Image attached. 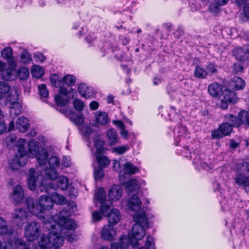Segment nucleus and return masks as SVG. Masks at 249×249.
<instances>
[{
	"label": "nucleus",
	"mask_w": 249,
	"mask_h": 249,
	"mask_svg": "<svg viewBox=\"0 0 249 249\" xmlns=\"http://www.w3.org/2000/svg\"><path fill=\"white\" fill-rule=\"evenodd\" d=\"M144 208H142L140 212L133 216V220L136 222L128 233V237L122 235L119 238V243H113L111 245V249H123L126 245L124 241L127 242V244L131 245L133 248L139 246L138 241L142 240L145 235V228L148 227L149 223L146 217Z\"/></svg>",
	"instance_id": "obj_1"
},
{
	"label": "nucleus",
	"mask_w": 249,
	"mask_h": 249,
	"mask_svg": "<svg viewBox=\"0 0 249 249\" xmlns=\"http://www.w3.org/2000/svg\"><path fill=\"white\" fill-rule=\"evenodd\" d=\"M25 202L29 212L38 217L45 225H47L48 221L53 217L45 216L44 213L45 211L50 210L53 205L51 197L42 195L40 196L38 203L31 197H27Z\"/></svg>",
	"instance_id": "obj_2"
},
{
	"label": "nucleus",
	"mask_w": 249,
	"mask_h": 249,
	"mask_svg": "<svg viewBox=\"0 0 249 249\" xmlns=\"http://www.w3.org/2000/svg\"><path fill=\"white\" fill-rule=\"evenodd\" d=\"M94 146L96 147L95 155L97 167L103 169L107 168L110 161L107 157L103 154L105 152L104 141L100 140L94 141Z\"/></svg>",
	"instance_id": "obj_3"
},
{
	"label": "nucleus",
	"mask_w": 249,
	"mask_h": 249,
	"mask_svg": "<svg viewBox=\"0 0 249 249\" xmlns=\"http://www.w3.org/2000/svg\"><path fill=\"white\" fill-rule=\"evenodd\" d=\"M54 218L55 216L52 217L48 221V224H50V227L55 228V230H57L59 231L65 233L64 231L65 230L74 231L77 227L76 222L72 219L67 218L56 221Z\"/></svg>",
	"instance_id": "obj_4"
},
{
	"label": "nucleus",
	"mask_w": 249,
	"mask_h": 249,
	"mask_svg": "<svg viewBox=\"0 0 249 249\" xmlns=\"http://www.w3.org/2000/svg\"><path fill=\"white\" fill-rule=\"evenodd\" d=\"M106 216L108 218V224L113 227L120 220L121 215L120 212L117 209H112L109 211V209L106 211V213H103L100 211H94V221H100L103 218V216Z\"/></svg>",
	"instance_id": "obj_5"
},
{
	"label": "nucleus",
	"mask_w": 249,
	"mask_h": 249,
	"mask_svg": "<svg viewBox=\"0 0 249 249\" xmlns=\"http://www.w3.org/2000/svg\"><path fill=\"white\" fill-rule=\"evenodd\" d=\"M40 233V225L35 221L29 222L25 227L24 236L29 241H35L38 238Z\"/></svg>",
	"instance_id": "obj_6"
},
{
	"label": "nucleus",
	"mask_w": 249,
	"mask_h": 249,
	"mask_svg": "<svg viewBox=\"0 0 249 249\" xmlns=\"http://www.w3.org/2000/svg\"><path fill=\"white\" fill-rule=\"evenodd\" d=\"M233 127L228 123H222L218 127L212 131V139H220L223 136H229L232 131Z\"/></svg>",
	"instance_id": "obj_7"
},
{
	"label": "nucleus",
	"mask_w": 249,
	"mask_h": 249,
	"mask_svg": "<svg viewBox=\"0 0 249 249\" xmlns=\"http://www.w3.org/2000/svg\"><path fill=\"white\" fill-rule=\"evenodd\" d=\"M14 118L10 121L8 127V131H11L15 128L20 132H25L29 128L28 120L25 117H19L16 121V125L14 121Z\"/></svg>",
	"instance_id": "obj_8"
},
{
	"label": "nucleus",
	"mask_w": 249,
	"mask_h": 249,
	"mask_svg": "<svg viewBox=\"0 0 249 249\" xmlns=\"http://www.w3.org/2000/svg\"><path fill=\"white\" fill-rule=\"evenodd\" d=\"M46 228L50 231L49 235L51 236L52 246L60 248L64 242V238L61 235L62 232L55 230V228L50 226V224L46 225Z\"/></svg>",
	"instance_id": "obj_9"
},
{
	"label": "nucleus",
	"mask_w": 249,
	"mask_h": 249,
	"mask_svg": "<svg viewBox=\"0 0 249 249\" xmlns=\"http://www.w3.org/2000/svg\"><path fill=\"white\" fill-rule=\"evenodd\" d=\"M96 196L98 200L101 203L100 210L103 213H106V211L109 209L111 202L106 200V193L103 188H99L96 193Z\"/></svg>",
	"instance_id": "obj_10"
},
{
	"label": "nucleus",
	"mask_w": 249,
	"mask_h": 249,
	"mask_svg": "<svg viewBox=\"0 0 249 249\" xmlns=\"http://www.w3.org/2000/svg\"><path fill=\"white\" fill-rule=\"evenodd\" d=\"M25 140L24 139H20L18 142V152L19 155H18V161L20 166H24L27 161V152L25 150L24 145Z\"/></svg>",
	"instance_id": "obj_11"
},
{
	"label": "nucleus",
	"mask_w": 249,
	"mask_h": 249,
	"mask_svg": "<svg viewBox=\"0 0 249 249\" xmlns=\"http://www.w3.org/2000/svg\"><path fill=\"white\" fill-rule=\"evenodd\" d=\"M233 170L237 172L249 174V159L238 160L233 163Z\"/></svg>",
	"instance_id": "obj_12"
},
{
	"label": "nucleus",
	"mask_w": 249,
	"mask_h": 249,
	"mask_svg": "<svg viewBox=\"0 0 249 249\" xmlns=\"http://www.w3.org/2000/svg\"><path fill=\"white\" fill-rule=\"evenodd\" d=\"M13 220L18 227H22L28 220V214L23 209L16 210Z\"/></svg>",
	"instance_id": "obj_13"
},
{
	"label": "nucleus",
	"mask_w": 249,
	"mask_h": 249,
	"mask_svg": "<svg viewBox=\"0 0 249 249\" xmlns=\"http://www.w3.org/2000/svg\"><path fill=\"white\" fill-rule=\"evenodd\" d=\"M29 175L27 178L29 189L31 191H34L36 189L39 178H40L42 179V177L38 175L36 177L35 170L34 168H30L29 170Z\"/></svg>",
	"instance_id": "obj_14"
},
{
	"label": "nucleus",
	"mask_w": 249,
	"mask_h": 249,
	"mask_svg": "<svg viewBox=\"0 0 249 249\" xmlns=\"http://www.w3.org/2000/svg\"><path fill=\"white\" fill-rule=\"evenodd\" d=\"M233 55L240 62L245 61L249 58V51L241 47H235L232 50Z\"/></svg>",
	"instance_id": "obj_15"
},
{
	"label": "nucleus",
	"mask_w": 249,
	"mask_h": 249,
	"mask_svg": "<svg viewBox=\"0 0 249 249\" xmlns=\"http://www.w3.org/2000/svg\"><path fill=\"white\" fill-rule=\"evenodd\" d=\"M140 190V185L136 179H131L126 184V190L128 195L130 194H138Z\"/></svg>",
	"instance_id": "obj_16"
},
{
	"label": "nucleus",
	"mask_w": 249,
	"mask_h": 249,
	"mask_svg": "<svg viewBox=\"0 0 249 249\" xmlns=\"http://www.w3.org/2000/svg\"><path fill=\"white\" fill-rule=\"evenodd\" d=\"M18 94L17 90L11 89L9 95L6 97V104H9V107L11 108L12 113L15 109L13 106L18 105Z\"/></svg>",
	"instance_id": "obj_17"
},
{
	"label": "nucleus",
	"mask_w": 249,
	"mask_h": 249,
	"mask_svg": "<svg viewBox=\"0 0 249 249\" xmlns=\"http://www.w3.org/2000/svg\"><path fill=\"white\" fill-rule=\"evenodd\" d=\"M122 192V189L120 185H113L109 189L108 197L112 200H118L121 197Z\"/></svg>",
	"instance_id": "obj_18"
},
{
	"label": "nucleus",
	"mask_w": 249,
	"mask_h": 249,
	"mask_svg": "<svg viewBox=\"0 0 249 249\" xmlns=\"http://www.w3.org/2000/svg\"><path fill=\"white\" fill-rule=\"evenodd\" d=\"M116 231L113 227L106 225L104 227L101 232V237L105 240H111L116 235Z\"/></svg>",
	"instance_id": "obj_19"
},
{
	"label": "nucleus",
	"mask_w": 249,
	"mask_h": 249,
	"mask_svg": "<svg viewBox=\"0 0 249 249\" xmlns=\"http://www.w3.org/2000/svg\"><path fill=\"white\" fill-rule=\"evenodd\" d=\"M12 55L13 50L10 47H6L1 52V56L7 59L8 65L12 67H16V62Z\"/></svg>",
	"instance_id": "obj_20"
},
{
	"label": "nucleus",
	"mask_w": 249,
	"mask_h": 249,
	"mask_svg": "<svg viewBox=\"0 0 249 249\" xmlns=\"http://www.w3.org/2000/svg\"><path fill=\"white\" fill-rule=\"evenodd\" d=\"M208 92L213 97L219 98L223 93L222 87L217 83H213L208 86Z\"/></svg>",
	"instance_id": "obj_21"
},
{
	"label": "nucleus",
	"mask_w": 249,
	"mask_h": 249,
	"mask_svg": "<svg viewBox=\"0 0 249 249\" xmlns=\"http://www.w3.org/2000/svg\"><path fill=\"white\" fill-rule=\"evenodd\" d=\"M142 202L136 195H132L128 199L127 206L129 209L132 211H136L140 209Z\"/></svg>",
	"instance_id": "obj_22"
},
{
	"label": "nucleus",
	"mask_w": 249,
	"mask_h": 249,
	"mask_svg": "<svg viewBox=\"0 0 249 249\" xmlns=\"http://www.w3.org/2000/svg\"><path fill=\"white\" fill-rule=\"evenodd\" d=\"M27 154L30 158H35L37 153L39 151L38 142L35 140L31 139L28 143Z\"/></svg>",
	"instance_id": "obj_23"
},
{
	"label": "nucleus",
	"mask_w": 249,
	"mask_h": 249,
	"mask_svg": "<svg viewBox=\"0 0 249 249\" xmlns=\"http://www.w3.org/2000/svg\"><path fill=\"white\" fill-rule=\"evenodd\" d=\"M174 132L176 141H178V138L179 139L184 138L188 133L186 126L181 124L177 125L174 130Z\"/></svg>",
	"instance_id": "obj_24"
},
{
	"label": "nucleus",
	"mask_w": 249,
	"mask_h": 249,
	"mask_svg": "<svg viewBox=\"0 0 249 249\" xmlns=\"http://www.w3.org/2000/svg\"><path fill=\"white\" fill-rule=\"evenodd\" d=\"M68 178L66 176H61L58 178L57 185H54L53 183H50L49 186L54 190L59 188L62 190H65L68 188Z\"/></svg>",
	"instance_id": "obj_25"
},
{
	"label": "nucleus",
	"mask_w": 249,
	"mask_h": 249,
	"mask_svg": "<svg viewBox=\"0 0 249 249\" xmlns=\"http://www.w3.org/2000/svg\"><path fill=\"white\" fill-rule=\"evenodd\" d=\"M82 134L84 136V141L87 142V146L90 148L92 155H93V149L91 147V142L90 141L89 136L92 132V128L89 125H84L81 129Z\"/></svg>",
	"instance_id": "obj_26"
},
{
	"label": "nucleus",
	"mask_w": 249,
	"mask_h": 249,
	"mask_svg": "<svg viewBox=\"0 0 249 249\" xmlns=\"http://www.w3.org/2000/svg\"><path fill=\"white\" fill-rule=\"evenodd\" d=\"M14 232V229L11 227L9 228L5 220L0 217V235H11Z\"/></svg>",
	"instance_id": "obj_27"
},
{
	"label": "nucleus",
	"mask_w": 249,
	"mask_h": 249,
	"mask_svg": "<svg viewBox=\"0 0 249 249\" xmlns=\"http://www.w3.org/2000/svg\"><path fill=\"white\" fill-rule=\"evenodd\" d=\"M235 183L238 186L244 187L249 182V177L247 176L241 172H237L234 178Z\"/></svg>",
	"instance_id": "obj_28"
},
{
	"label": "nucleus",
	"mask_w": 249,
	"mask_h": 249,
	"mask_svg": "<svg viewBox=\"0 0 249 249\" xmlns=\"http://www.w3.org/2000/svg\"><path fill=\"white\" fill-rule=\"evenodd\" d=\"M52 244L51 236L49 235V232L47 235L41 234L40 240L38 242V246L41 249H47L50 248Z\"/></svg>",
	"instance_id": "obj_29"
},
{
	"label": "nucleus",
	"mask_w": 249,
	"mask_h": 249,
	"mask_svg": "<svg viewBox=\"0 0 249 249\" xmlns=\"http://www.w3.org/2000/svg\"><path fill=\"white\" fill-rule=\"evenodd\" d=\"M225 120L226 123L230 124V125H231L232 127H239L240 123L238 118V115L236 117L231 114H227L224 116Z\"/></svg>",
	"instance_id": "obj_30"
},
{
	"label": "nucleus",
	"mask_w": 249,
	"mask_h": 249,
	"mask_svg": "<svg viewBox=\"0 0 249 249\" xmlns=\"http://www.w3.org/2000/svg\"><path fill=\"white\" fill-rule=\"evenodd\" d=\"M48 156V152L47 150L45 149H42L41 151L37 153V155H36L35 157L36 158V160L39 165H44L47 162Z\"/></svg>",
	"instance_id": "obj_31"
},
{
	"label": "nucleus",
	"mask_w": 249,
	"mask_h": 249,
	"mask_svg": "<svg viewBox=\"0 0 249 249\" xmlns=\"http://www.w3.org/2000/svg\"><path fill=\"white\" fill-rule=\"evenodd\" d=\"M240 126L242 125L249 126V111L241 110L238 112Z\"/></svg>",
	"instance_id": "obj_32"
},
{
	"label": "nucleus",
	"mask_w": 249,
	"mask_h": 249,
	"mask_svg": "<svg viewBox=\"0 0 249 249\" xmlns=\"http://www.w3.org/2000/svg\"><path fill=\"white\" fill-rule=\"evenodd\" d=\"M107 137L109 145H113L117 143L118 141V135L115 129H109L107 131Z\"/></svg>",
	"instance_id": "obj_33"
},
{
	"label": "nucleus",
	"mask_w": 249,
	"mask_h": 249,
	"mask_svg": "<svg viewBox=\"0 0 249 249\" xmlns=\"http://www.w3.org/2000/svg\"><path fill=\"white\" fill-rule=\"evenodd\" d=\"M14 199L16 203H19L23 200L24 196L23 190L20 185H17L15 187L13 191Z\"/></svg>",
	"instance_id": "obj_34"
},
{
	"label": "nucleus",
	"mask_w": 249,
	"mask_h": 249,
	"mask_svg": "<svg viewBox=\"0 0 249 249\" xmlns=\"http://www.w3.org/2000/svg\"><path fill=\"white\" fill-rule=\"evenodd\" d=\"M69 120L77 126H80L83 124L84 120L82 115L77 114L75 112H71L68 117Z\"/></svg>",
	"instance_id": "obj_35"
},
{
	"label": "nucleus",
	"mask_w": 249,
	"mask_h": 249,
	"mask_svg": "<svg viewBox=\"0 0 249 249\" xmlns=\"http://www.w3.org/2000/svg\"><path fill=\"white\" fill-rule=\"evenodd\" d=\"M223 99L231 103H234L236 102V94L233 91L230 89H226L224 92Z\"/></svg>",
	"instance_id": "obj_36"
},
{
	"label": "nucleus",
	"mask_w": 249,
	"mask_h": 249,
	"mask_svg": "<svg viewBox=\"0 0 249 249\" xmlns=\"http://www.w3.org/2000/svg\"><path fill=\"white\" fill-rule=\"evenodd\" d=\"M11 67V68H7L5 70H3L2 71L1 76L3 79L6 81H11L14 80L15 76L13 74V72L15 71L16 67Z\"/></svg>",
	"instance_id": "obj_37"
},
{
	"label": "nucleus",
	"mask_w": 249,
	"mask_h": 249,
	"mask_svg": "<svg viewBox=\"0 0 249 249\" xmlns=\"http://www.w3.org/2000/svg\"><path fill=\"white\" fill-rule=\"evenodd\" d=\"M95 120L99 124L104 125L108 122V117L105 112L98 111L95 114Z\"/></svg>",
	"instance_id": "obj_38"
},
{
	"label": "nucleus",
	"mask_w": 249,
	"mask_h": 249,
	"mask_svg": "<svg viewBox=\"0 0 249 249\" xmlns=\"http://www.w3.org/2000/svg\"><path fill=\"white\" fill-rule=\"evenodd\" d=\"M124 170L125 173L128 175L135 174L139 171V168L130 162H127L124 164Z\"/></svg>",
	"instance_id": "obj_39"
},
{
	"label": "nucleus",
	"mask_w": 249,
	"mask_h": 249,
	"mask_svg": "<svg viewBox=\"0 0 249 249\" xmlns=\"http://www.w3.org/2000/svg\"><path fill=\"white\" fill-rule=\"evenodd\" d=\"M59 92L61 95L65 96L66 98L71 99L74 98V95L76 94L75 91L72 89H71L69 90L61 86L59 88Z\"/></svg>",
	"instance_id": "obj_40"
},
{
	"label": "nucleus",
	"mask_w": 249,
	"mask_h": 249,
	"mask_svg": "<svg viewBox=\"0 0 249 249\" xmlns=\"http://www.w3.org/2000/svg\"><path fill=\"white\" fill-rule=\"evenodd\" d=\"M232 82L236 90L242 89L245 87V81L239 77H234Z\"/></svg>",
	"instance_id": "obj_41"
},
{
	"label": "nucleus",
	"mask_w": 249,
	"mask_h": 249,
	"mask_svg": "<svg viewBox=\"0 0 249 249\" xmlns=\"http://www.w3.org/2000/svg\"><path fill=\"white\" fill-rule=\"evenodd\" d=\"M45 173L46 177L50 180H54L58 177V173L54 168L49 167L46 168Z\"/></svg>",
	"instance_id": "obj_42"
},
{
	"label": "nucleus",
	"mask_w": 249,
	"mask_h": 249,
	"mask_svg": "<svg viewBox=\"0 0 249 249\" xmlns=\"http://www.w3.org/2000/svg\"><path fill=\"white\" fill-rule=\"evenodd\" d=\"M208 75L206 70L203 68L196 66L194 71V75L198 78H205Z\"/></svg>",
	"instance_id": "obj_43"
},
{
	"label": "nucleus",
	"mask_w": 249,
	"mask_h": 249,
	"mask_svg": "<svg viewBox=\"0 0 249 249\" xmlns=\"http://www.w3.org/2000/svg\"><path fill=\"white\" fill-rule=\"evenodd\" d=\"M51 198L53 199V203H55L57 204H63L65 203L66 199L65 197L58 193H54L52 196Z\"/></svg>",
	"instance_id": "obj_44"
},
{
	"label": "nucleus",
	"mask_w": 249,
	"mask_h": 249,
	"mask_svg": "<svg viewBox=\"0 0 249 249\" xmlns=\"http://www.w3.org/2000/svg\"><path fill=\"white\" fill-rule=\"evenodd\" d=\"M17 75L20 79L25 80L29 76V70L25 67L20 68L17 71Z\"/></svg>",
	"instance_id": "obj_45"
},
{
	"label": "nucleus",
	"mask_w": 249,
	"mask_h": 249,
	"mask_svg": "<svg viewBox=\"0 0 249 249\" xmlns=\"http://www.w3.org/2000/svg\"><path fill=\"white\" fill-rule=\"evenodd\" d=\"M62 81L69 86L72 87L75 84L76 78L73 75L68 74L63 77Z\"/></svg>",
	"instance_id": "obj_46"
},
{
	"label": "nucleus",
	"mask_w": 249,
	"mask_h": 249,
	"mask_svg": "<svg viewBox=\"0 0 249 249\" xmlns=\"http://www.w3.org/2000/svg\"><path fill=\"white\" fill-rule=\"evenodd\" d=\"M78 90L81 96L85 98L89 96V92L88 91L89 88L85 84H79L78 87Z\"/></svg>",
	"instance_id": "obj_47"
},
{
	"label": "nucleus",
	"mask_w": 249,
	"mask_h": 249,
	"mask_svg": "<svg viewBox=\"0 0 249 249\" xmlns=\"http://www.w3.org/2000/svg\"><path fill=\"white\" fill-rule=\"evenodd\" d=\"M193 162L196 168L198 170H200L201 168H203L205 170L210 169L207 163L203 162L197 158H195L193 160Z\"/></svg>",
	"instance_id": "obj_48"
},
{
	"label": "nucleus",
	"mask_w": 249,
	"mask_h": 249,
	"mask_svg": "<svg viewBox=\"0 0 249 249\" xmlns=\"http://www.w3.org/2000/svg\"><path fill=\"white\" fill-rule=\"evenodd\" d=\"M129 149V147L127 145H124L113 147L112 148V152L119 155H121L124 154Z\"/></svg>",
	"instance_id": "obj_49"
},
{
	"label": "nucleus",
	"mask_w": 249,
	"mask_h": 249,
	"mask_svg": "<svg viewBox=\"0 0 249 249\" xmlns=\"http://www.w3.org/2000/svg\"><path fill=\"white\" fill-rule=\"evenodd\" d=\"M32 74L36 78H40L43 74V69L39 66H34L32 70Z\"/></svg>",
	"instance_id": "obj_50"
},
{
	"label": "nucleus",
	"mask_w": 249,
	"mask_h": 249,
	"mask_svg": "<svg viewBox=\"0 0 249 249\" xmlns=\"http://www.w3.org/2000/svg\"><path fill=\"white\" fill-rule=\"evenodd\" d=\"M71 99L66 98L64 99L60 95H56L54 97V100L56 104L61 107H64L69 102Z\"/></svg>",
	"instance_id": "obj_51"
},
{
	"label": "nucleus",
	"mask_w": 249,
	"mask_h": 249,
	"mask_svg": "<svg viewBox=\"0 0 249 249\" xmlns=\"http://www.w3.org/2000/svg\"><path fill=\"white\" fill-rule=\"evenodd\" d=\"M20 59L22 63L28 64L32 60V56L29 52L24 51L21 53Z\"/></svg>",
	"instance_id": "obj_52"
},
{
	"label": "nucleus",
	"mask_w": 249,
	"mask_h": 249,
	"mask_svg": "<svg viewBox=\"0 0 249 249\" xmlns=\"http://www.w3.org/2000/svg\"><path fill=\"white\" fill-rule=\"evenodd\" d=\"M208 74H213L217 72V66L214 63L210 62L206 67Z\"/></svg>",
	"instance_id": "obj_53"
},
{
	"label": "nucleus",
	"mask_w": 249,
	"mask_h": 249,
	"mask_svg": "<svg viewBox=\"0 0 249 249\" xmlns=\"http://www.w3.org/2000/svg\"><path fill=\"white\" fill-rule=\"evenodd\" d=\"M104 169L97 167L94 169V180H101L105 176Z\"/></svg>",
	"instance_id": "obj_54"
},
{
	"label": "nucleus",
	"mask_w": 249,
	"mask_h": 249,
	"mask_svg": "<svg viewBox=\"0 0 249 249\" xmlns=\"http://www.w3.org/2000/svg\"><path fill=\"white\" fill-rule=\"evenodd\" d=\"M48 162L50 167L56 168L60 164V159L55 156H52L49 159Z\"/></svg>",
	"instance_id": "obj_55"
},
{
	"label": "nucleus",
	"mask_w": 249,
	"mask_h": 249,
	"mask_svg": "<svg viewBox=\"0 0 249 249\" xmlns=\"http://www.w3.org/2000/svg\"><path fill=\"white\" fill-rule=\"evenodd\" d=\"M17 159L18 155H16L9 161V166L12 170H17L21 167Z\"/></svg>",
	"instance_id": "obj_56"
},
{
	"label": "nucleus",
	"mask_w": 249,
	"mask_h": 249,
	"mask_svg": "<svg viewBox=\"0 0 249 249\" xmlns=\"http://www.w3.org/2000/svg\"><path fill=\"white\" fill-rule=\"evenodd\" d=\"M39 95L43 98L47 97L49 95V91L47 89L46 86L45 84L39 85L38 86Z\"/></svg>",
	"instance_id": "obj_57"
},
{
	"label": "nucleus",
	"mask_w": 249,
	"mask_h": 249,
	"mask_svg": "<svg viewBox=\"0 0 249 249\" xmlns=\"http://www.w3.org/2000/svg\"><path fill=\"white\" fill-rule=\"evenodd\" d=\"M10 90V88L8 83L4 81L0 82V93L1 94H6Z\"/></svg>",
	"instance_id": "obj_58"
},
{
	"label": "nucleus",
	"mask_w": 249,
	"mask_h": 249,
	"mask_svg": "<svg viewBox=\"0 0 249 249\" xmlns=\"http://www.w3.org/2000/svg\"><path fill=\"white\" fill-rule=\"evenodd\" d=\"M73 104L74 109L78 111H81L84 107V102L78 99L74 100Z\"/></svg>",
	"instance_id": "obj_59"
},
{
	"label": "nucleus",
	"mask_w": 249,
	"mask_h": 249,
	"mask_svg": "<svg viewBox=\"0 0 249 249\" xmlns=\"http://www.w3.org/2000/svg\"><path fill=\"white\" fill-rule=\"evenodd\" d=\"M145 246L147 249H155L154 239L151 236H148L145 242Z\"/></svg>",
	"instance_id": "obj_60"
},
{
	"label": "nucleus",
	"mask_w": 249,
	"mask_h": 249,
	"mask_svg": "<svg viewBox=\"0 0 249 249\" xmlns=\"http://www.w3.org/2000/svg\"><path fill=\"white\" fill-rule=\"evenodd\" d=\"M70 215L69 212L66 209H62L59 211V217L58 220L68 218Z\"/></svg>",
	"instance_id": "obj_61"
},
{
	"label": "nucleus",
	"mask_w": 249,
	"mask_h": 249,
	"mask_svg": "<svg viewBox=\"0 0 249 249\" xmlns=\"http://www.w3.org/2000/svg\"><path fill=\"white\" fill-rule=\"evenodd\" d=\"M209 11L211 13L214 14H217L220 11L219 5H216L214 3L211 4L209 6Z\"/></svg>",
	"instance_id": "obj_62"
},
{
	"label": "nucleus",
	"mask_w": 249,
	"mask_h": 249,
	"mask_svg": "<svg viewBox=\"0 0 249 249\" xmlns=\"http://www.w3.org/2000/svg\"><path fill=\"white\" fill-rule=\"evenodd\" d=\"M184 28L181 25H178V29L175 32L174 35L177 38H179L184 35Z\"/></svg>",
	"instance_id": "obj_63"
},
{
	"label": "nucleus",
	"mask_w": 249,
	"mask_h": 249,
	"mask_svg": "<svg viewBox=\"0 0 249 249\" xmlns=\"http://www.w3.org/2000/svg\"><path fill=\"white\" fill-rule=\"evenodd\" d=\"M229 142V147L231 149H235L239 146L240 142L236 141L233 139H230Z\"/></svg>",
	"instance_id": "obj_64"
}]
</instances>
